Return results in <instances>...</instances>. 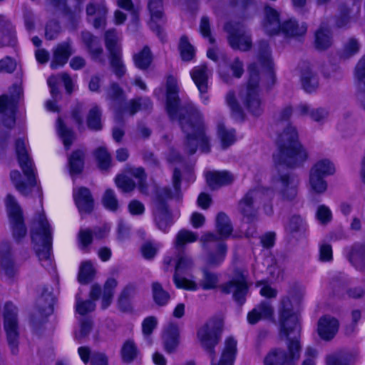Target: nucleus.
I'll return each mask as SVG.
<instances>
[{"mask_svg":"<svg viewBox=\"0 0 365 365\" xmlns=\"http://www.w3.org/2000/svg\"><path fill=\"white\" fill-rule=\"evenodd\" d=\"M179 88L177 79L168 76L166 81V110L172 120H177L185 135V150L194 154L199 148L202 153L210 152V137L207 134L203 115L192 104L179 106Z\"/></svg>","mask_w":365,"mask_h":365,"instance_id":"1","label":"nucleus"},{"mask_svg":"<svg viewBox=\"0 0 365 365\" xmlns=\"http://www.w3.org/2000/svg\"><path fill=\"white\" fill-rule=\"evenodd\" d=\"M277 144L278 150L273 154L274 163L277 166H295L307 158L306 152L298 142L297 130L291 125H288L279 135Z\"/></svg>","mask_w":365,"mask_h":365,"instance_id":"2","label":"nucleus"},{"mask_svg":"<svg viewBox=\"0 0 365 365\" xmlns=\"http://www.w3.org/2000/svg\"><path fill=\"white\" fill-rule=\"evenodd\" d=\"M181 173L178 169H175L173 175V183L175 192L172 193L168 187H158L154 197L153 217L158 228L167 232L173 223V217L169 210L166 201L169 199L180 197Z\"/></svg>","mask_w":365,"mask_h":365,"instance_id":"3","label":"nucleus"},{"mask_svg":"<svg viewBox=\"0 0 365 365\" xmlns=\"http://www.w3.org/2000/svg\"><path fill=\"white\" fill-rule=\"evenodd\" d=\"M31 239L39 260L45 267L51 266L52 230L43 213L38 214L31 227Z\"/></svg>","mask_w":365,"mask_h":365,"instance_id":"4","label":"nucleus"},{"mask_svg":"<svg viewBox=\"0 0 365 365\" xmlns=\"http://www.w3.org/2000/svg\"><path fill=\"white\" fill-rule=\"evenodd\" d=\"M16 152L19 165L27 182L21 181V175L18 170L11 172L10 177L16 190L24 195H28L36 184V172L33 161L29 158L24 140L18 139L16 142Z\"/></svg>","mask_w":365,"mask_h":365,"instance_id":"5","label":"nucleus"},{"mask_svg":"<svg viewBox=\"0 0 365 365\" xmlns=\"http://www.w3.org/2000/svg\"><path fill=\"white\" fill-rule=\"evenodd\" d=\"M274 192L270 188L257 187L250 190L239 201L238 211L247 222L257 220L259 205L270 200Z\"/></svg>","mask_w":365,"mask_h":365,"instance_id":"6","label":"nucleus"},{"mask_svg":"<svg viewBox=\"0 0 365 365\" xmlns=\"http://www.w3.org/2000/svg\"><path fill=\"white\" fill-rule=\"evenodd\" d=\"M249 79L247 86L242 89L240 98L247 110L254 115H259L262 113V106L259 85V76L257 66L251 64L249 68Z\"/></svg>","mask_w":365,"mask_h":365,"instance_id":"7","label":"nucleus"},{"mask_svg":"<svg viewBox=\"0 0 365 365\" xmlns=\"http://www.w3.org/2000/svg\"><path fill=\"white\" fill-rule=\"evenodd\" d=\"M279 335L289 339L292 336L300 337L301 325L298 311L294 308L291 299L284 297L279 307Z\"/></svg>","mask_w":365,"mask_h":365,"instance_id":"8","label":"nucleus"},{"mask_svg":"<svg viewBox=\"0 0 365 365\" xmlns=\"http://www.w3.org/2000/svg\"><path fill=\"white\" fill-rule=\"evenodd\" d=\"M288 353L282 348L272 349L266 355L264 365H294L300 357L299 337L287 339Z\"/></svg>","mask_w":365,"mask_h":365,"instance_id":"9","label":"nucleus"},{"mask_svg":"<svg viewBox=\"0 0 365 365\" xmlns=\"http://www.w3.org/2000/svg\"><path fill=\"white\" fill-rule=\"evenodd\" d=\"M299 185L298 178L289 172L277 170L272 177V185L282 201L294 200L298 193Z\"/></svg>","mask_w":365,"mask_h":365,"instance_id":"10","label":"nucleus"},{"mask_svg":"<svg viewBox=\"0 0 365 365\" xmlns=\"http://www.w3.org/2000/svg\"><path fill=\"white\" fill-rule=\"evenodd\" d=\"M4 328L6 334L11 351L16 355L19 352V323L18 308L12 302L5 304L3 312Z\"/></svg>","mask_w":365,"mask_h":365,"instance_id":"11","label":"nucleus"},{"mask_svg":"<svg viewBox=\"0 0 365 365\" xmlns=\"http://www.w3.org/2000/svg\"><path fill=\"white\" fill-rule=\"evenodd\" d=\"M222 329V321L220 319H209L201 326L197 333L202 346L209 354L211 360L215 357V346L218 344Z\"/></svg>","mask_w":365,"mask_h":365,"instance_id":"12","label":"nucleus"},{"mask_svg":"<svg viewBox=\"0 0 365 365\" xmlns=\"http://www.w3.org/2000/svg\"><path fill=\"white\" fill-rule=\"evenodd\" d=\"M22 95L21 86L14 84L9 90V95L0 96V120L5 126L10 128L14 125L17 103Z\"/></svg>","mask_w":365,"mask_h":365,"instance_id":"13","label":"nucleus"},{"mask_svg":"<svg viewBox=\"0 0 365 365\" xmlns=\"http://www.w3.org/2000/svg\"><path fill=\"white\" fill-rule=\"evenodd\" d=\"M194 267L192 258L184 252L178 253L175 264L173 282L177 288L189 291L198 289L197 282L184 277L182 275L188 273Z\"/></svg>","mask_w":365,"mask_h":365,"instance_id":"14","label":"nucleus"},{"mask_svg":"<svg viewBox=\"0 0 365 365\" xmlns=\"http://www.w3.org/2000/svg\"><path fill=\"white\" fill-rule=\"evenodd\" d=\"M220 289L224 294L232 293L234 300L242 305L245 302L249 289L247 275L243 270L235 269L232 279L221 284Z\"/></svg>","mask_w":365,"mask_h":365,"instance_id":"15","label":"nucleus"},{"mask_svg":"<svg viewBox=\"0 0 365 365\" xmlns=\"http://www.w3.org/2000/svg\"><path fill=\"white\" fill-rule=\"evenodd\" d=\"M225 30L228 34L229 44L233 49L246 51L251 48V36L243 24L239 22H229L225 26Z\"/></svg>","mask_w":365,"mask_h":365,"instance_id":"16","label":"nucleus"},{"mask_svg":"<svg viewBox=\"0 0 365 365\" xmlns=\"http://www.w3.org/2000/svg\"><path fill=\"white\" fill-rule=\"evenodd\" d=\"M6 205L13 237L15 240H20L27 232L21 208L11 195H7Z\"/></svg>","mask_w":365,"mask_h":365,"instance_id":"17","label":"nucleus"},{"mask_svg":"<svg viewBox=\"0 0 365 365\" xmlns=\"http://www.w3.org/2000/svg\"><path fill=\"white\" fill-rule=\"evenodd\" d=\"M86 14L96 29L104 27L108 9L104 0H93L86 6Z\"/></svg>","mask_w":365,"mask_h":365,"instance_id":"18","label":"nucleus"},{"mask_svg":"<svg viewBox=\"0 0 365 365\" xmlns=\"http://www.w3.org/2000/svg\"><path fill=\"white\" fill-rule=\"evenodd\" d=\"M210 74L206 65L202 64L194 67L190 71V76L195 84L197 87L202 103L207 105L209 96L206 95L208 90V78Z\"/></svg>","mask_w":365,"mask_h":365,"instance_id":"19","label":"nucleus"},{"mask_svg":"<svg viewBox=\"0 0 365 365\" xmlns=\"http://www.w3.org/2000/svg\"><path fill=\"white\" fill-rule=\"evenodd\" d=\"M339 322L330 315H324L319 318L317 323V333L324 341H331L338 332Z\"/></svg>","mask_w":365,"mask_h":365,"instance_id":"20","label":"nucleus"},{"mask_svg":"<svg viewBox=\"0 0 365 365\" xmlns=\"http://www.w3.org/2000/svg\"><path fill=\"white\" fill-rule=\"evenodd\" d=\"M259 60L262 66L267 69L264 83L267 88H272L276 83V76L272 70V61L271 59L270 51L267 42L262 41L259 43Z\"/></svg>","mask_w":365,"mask_h":365,"instance_id":"21","label":"nucleus"},{"mask_svg":"<svg viewBox=\"0 0 365 365\" xmlns=\"http://www.w3.org/2000/svg\"><path fill=\"white\" fill-rule=\"evenodd\" d=\"M295 115L297 117L309 115L313 121L322 124L327 120L329 111L325 108H312L307 103H300L295 109Z\"/></svg>","mask_w":365,"mask_h":365,"instance_id":"22","label":"nucleus"},{"mask_svg":"<svg viewBox=\"0 0 365 365\" xmlns=\"http://www.w3.org/2000/svg\"><path fill=\"white\" fill-rule=\"evenodd\" d=\"M0 269L1 272L9 278L13 277L16 272L11 247L8 242H2L0 245Z\"/></svg>","mask_w":365,"mask_h":365,"instance_id":"23","label":"nucleus"},{"mask_svg":"<svg viewBox=\"0 0 365 365\" xmlns=\"http://www.w3.org/2000/svg\"><path fill=\"white\" fill-rule=\"evenodd\" d=\"M148 7L151 16L150 28L163 40L165 34L160 26L157 24L163 16V0H148Z\"/></svg>","mask_w":365,"mask_h":365,"instance_id":"24","label":"nucleus"},{"mask_svg":"<svg viewBox=\"0 0 365 365\" xmlns=\"http://www.w3.org/2000/svg\"><path fill=\"white\" fill-rule=\"evenodd\" d=\"M360 14V6L352 4L351 6L341 4L339 8V14L335 21L338 28H344L349 26L352 20L356 19Z\"/></svg>","mask_w":365,"mask_h":365,"instance_id":"25","label":"nucleus"},{"mask_svg":"<svg viewBox=\"0 0 365 365\" xmlns=\"http://www.w3.org/2000/svg\"><path fill=\"white\" fill-rule=\"evenodd\" d=\"M76 205L81 213H90L94 205V201L90 190L84 187L73 190Z\"/></svg>","mask_w":365,"mask_h":365,"instance_id":"26","label":"nucleus"},{"mask_svg":"<svg viewBox=\"0 0 365 365\" xmlns=\"http://www.w3.org/2000/svg\"><path fill=\"white\" fill-rule=\"evenodd\" d=\"M72 53L71 43L69 40L58 44L53 49L51 68L56 69L65 65Z\"/></svg>","mask_w":365,"mask_h":365,"instance_id":"27","label":"nucleus"},{"mask_svg":"<svg viewBox=\"0 0 365 365\" xmlns=\"http://www.w3.org/2000/svg\"><path fill=\"white\" fill-rule=\"evenodd\" d=\"M281 26L278 11L270 6H265L263 21L265 32L269 35L277 34L280 32Z\"/></svg>","mask_w":365,"mask_h":365,"instance_id":"28","label":"nucleus"},{"mask_svg":"<svg viewBox=\"0 0 365 365\" xmlns=\"http://www.w3.org/2000/svg\"><path fill=\"white\" fill-rule=\"evenodd\" d=\"M180 330L178 325L170 323L165 329L163 339L165 350L168 353L174 352L179 344Z\"/></svg>","mask_w":365,"mask_h":365,"instance_id":"29","label":"nucleus"},{"mask_svg":"<svg viewBox=\"0 0 365 365\" xmlns=\"http://www.w3.org/2000/svg\"><path fill=\"white\" fill-rule=\"evenodd\" d=\"M234 179L233 175L228 171H210L206 174L207 185L212 189L229 185Z\"/></svg>","mask_w":365,"mask_h":365,"instance_id":"30","label":"nucleus"},{"mask_svg":"<svg viewBox=\"0 0 365 365\" xmlns=\"http://www.w3.org/2000/svg\"><path fill=\"white\" fill-rule=\"evenodd\" d=\"M274 309L268 302H262L247 314V321L251 324L257 323L261 319H265L273 315Z\"/></svg>","mask_w":365,"mask_h":365,"instance_id":"31","label":"nucleus"},{"mask_svg":"<svg viewBox=\"0 0 365 365\" xmlns=\"http://www.w3.org/2000/svg\"><path fill=\"white\" fill-rule=\"evenodd\" d=\"M358 91L357 101L360 106L365 110V56L359 61L356 67Z\"/></svg>","mask_w":365,"mask_h":365,"instance_id":"32","label":"nucleus"},{"mask_svg":"<svg viewBox=\"0 0 365 365\" xmlns=\"http://www.w3.org/2000/svg\"><path fill=\"white\" fill-rule=\"evenodd\" d=\"M307 31V26L305 23H299L294 19H289L284 21L280 27V31L286 36H302Z\"/></svg>","mask_w":365,"mask_h":365,"instance_id":"33","label":"nucleus"},{"mask_svg":"<svg viewBox=\"0 0 365 365\" xmlns=\"http://www.w3.org/2000/svg\"><path fill=\"white\" fill-rule=\"evenodd\" d=\"M81 38L91 57L95 60L103 61L101 58L103 50L98 38L88 31L82 32Z\"/></svg>","mask_w":365,"mask_h":365,"instance_id":"34","label":"nucleus"},{"mask_svg":"<svg viewBox=\"0 0 365 365\" xmlns=\"http://www.w3.org/2000/svg\"><path fill=\"white\" fill-rule=\"evenodd\" d=\"M236 352L237 341L232 337L227 338L219 363L212 365H233Z\"/></svg>","mask_w":365,"mask_h":365,"instance_id":"35","label":"nucleus"},{"mask_svg":"<svg viewBox=\"0 0 365 365\" xmlns=\"http://www.w3.org/2000/svg\"><path fill=\"white\" fill-rule=\"evenodd\" d=\"M301 82L304 90L307 93L315 91L319 84L317 75L309 66L302 70Z\"/></svg>","mask_w":365,"mask_h":365,"instance_id":"36","label":"nucleus"},{"mask_svg":"<svg viewBox=\"0 0 365 365\" xmlns=\"http://www.w3.org/2000/svg\"><path fill=\"white\" fill-rule=\"evenodd\" d=\"M220 282L219 274L210 271L207 268L202 269V277L197 283L198 289L200 287L203 290H211L218 287Z\"/></svg>","mask_w":365,"mask_h":365,"instance_id":"37","label":"nucleus"},{"mask_svg":"<svg viewBox=\"0 0 365 365\" xmlns=\"http://www.w3.org/2000/svg\"><path fill=\"white\" fill-rule=\"evenodd\" d=\"M332 44V36L328 28L319 27L315 33L314 46L319 51L329 48Z\"/></svg>","mask_w":365,"mask_h":365,"instance_id":"38","label":"nucleus"},{"mask_svg":"<svg viewBox=\"0 0 365 365\" xmlns=\"http://www.w3.org/2000/svg\"><path fill=\"white\" fill-rule=\"evenodd\" d=\"M227 254V245L218 243L215 251H207L206 264L210 267H217L225 260Z\"/></svg>","mask_w":365,"mask_h":365,"instance_id":"39","label":"nucleus"},{"mask_svg":"<svg viewBox=\"0 0 365 365\" xmlns=\"http://www.w3.org/2000/svg\"><path fill=\"white\" fill-rule=\"evenodd\" d=\"M349 259L359 270L365 269V245L355 244L351 250Z\"/></svg>","mask_w":365,"mask_h":365,"instance_id":"40","label":"nucleus"},{"mask_svg":"<svg viewBox=\"0 0 365 365\" xmlns=\"http://www.w3.org/2000/svg\"><path fill=\"white\" fill-rule=\"evenodd\" d=\"M152 296L155 303L160 306H166L170 299V294L166 290H165L160 283L158 282H154L151 284Z\"/></svg>","mask_w":365,"mask_h":365,"instance_id":"41","label":"nucleus"},{"mask_svg":"<svg viewBox=\"0 0 365 365\" xmlns=\"http://www.w3.org/2000/svg\"><path fill=\"white\" fill-rule=\"evenodd\" d=\"M84 165V153L81 150L74 151L68 158V166L71 175L80 174Z\"/></svg>","mask_w":365,"mask_h":365,"instance_id":"42","label":"nucleus"},{"mask_svg":"<svg viewBox=\"0 0 365 365\" xmlns=\"http://www.w3.org/2000/svg\"><path fill=\"white\" fill-rule=\"evenodd\" d=\"M216 230L222 238L228 237L232 232V226L228 216L220 212L216 217Z\"/></svg>","mask_w":365,"mask_h":365,"instance_id":"43","label":"nucleus"},{"mask_svg":"<svg viewBox=\"0 0 365 365\" xmlns=\"http://www.w3.org/2000/svg\"><path fill=\"white\" fill-rule=\"evenodd\" d=\"M53 304V295L46 290L37 301V307L42 318L52 313Z\"/></svg>","mask_w":365,"mask_h":365,"instance_id":"44","label":"nucleus"},{"mask_svg":"<svg viewBox=\"0 0 365 365\" xmlns=\"http://www.w3.org/2000/svg\"><path fill=\"white\" fill-rule=\"evenodd\" d=\"M56 129L65 148L69 149L76 138L74 133L64 125L60 118H58L56 122Z\"/></svg>","mask_w":365,"mask_h":365,"instance_id":"45","label":"nucleus"},{"mask_svg":"<svg viewBox=\"0 0 365 365\" xmlns=\"http://www.w3.org/2000/svg\"><path fill=\"white\" fill-rule=\"evenodd\" d=\"M120 37L115 29H110L105 33V43L109 54L121 51Z\"/></svg>","mask_w":365,"mask_h":365,"instance_id":"46","label":"nucleus"},{"mask_svg":"<svg viewBox=\"0 0 365 365\" xmlns=\"http://www.w3.org/2000/svg\"><path fill=\"white\" fill-rule=\"evenodd\" d=\"M309 186L311 190L317 194H322L327 189V182L324 180V176L310 170L309 173Z\"/></svg>","mask_w":365,"mask_h":365,"instance_id":"47","label":"nucleus"},{"mask_svg":"<svg viewBox=\"0 0 365 365\" xmlns=\"http://www.w3.org/2000/svg\"><path fill=\"white\" fill-rule=\"evenodd\" d=\"M101 110L98 106L91 108L87 116V126L92 130H100L102 129Z\"/></svg>","mask_w":365,"mask_h":365,"instance_id":"48","label":"nucleus"},{"mask_svg":"<svg viewBox=\"0 0 365 365\" xmlns=\"http://www.w3.org/2000/svg\"><path fill=\"white\" fill-rule=\"evenodd\" d=\"M153 106L151 101L148 98H138L131 100L125 108V111L129 113L130 115H134L140 110H150Z\"/></svg>","mask_w":365,"mask_h":365,"instance_id":"49","label":"nucleus"},{"mask_svg":"<svg viewBox=\"0 0 365 365\" xmlns=\"http://www.w3.org/2000/svg\"><path fill=\"white\" fill-rule=\"evenodd\" d=\"M310 170L326 177L335 173V167L330 160L322 159L318 160Z\"/></svg>","mask_w":365,"mask_h":365,"instance_id":"50","label":"nucleus"},{"mask_svg":"<svg viewBox=\"0 0 365 365\" xmlns=\"http://www.w3.org/2000/svg\"><path fill=\"white\" fill-rule=\"evenodd\" d=\"M152 55L148 47L145 46L142 51L133 56L135 65L140 69H146L152 62Z\"/></svg>","mask_w":365,"mask_h":365,"instance_id":"51","label":"nucleus"},{"mask_svg":"<svg viewBox=\"0 0 365 365\" xmlns=\"http://www.w3.org/2000/svg\"><path fill=\"white\" fill-rule=\"evenodd\" d=\"M225 100L231 110L232 115L237 120H242L244 118L243 110L236 99L235 93L229 91L225 96Z\"/></svg>","mask_w":365,"mask_h":365,"instance_id":"52","label":"nucleus"},{"mask_svg":"<svg viewBox=\"0 0 365 365\" xmlns=\"http://www.w3.org/2000/svg\"><path fill=\"white\" fill-rule=\"evenodd\" d=\"M110 63L113 73L118 78L123 76L126 72L125 66L122 61L121 51L109 54Z\"/></svg>","mask_w":365,"mask_h":365,"instance_id":"53","label":"nucleus"},{"mask_svg":"<svg viewBox=\"0 0 365 365\" xmlns=\"http://www.w3.org/2000/svg\"><path fill=\"white\" fill-rule=\"evenodd\" d=\"M128 173L138 180V185L140 191L148 195V186L146 183L147 176L143 168H130L128 170Z\"/></svg>","mask_w":365,"mask_h":365,"instance_id":"54","label":"nucleus"},{"mask_svg":"<svg viewBox=\"0 0 365 365\" xmlns=\"http://www.w3.org/2000/svg\"><path fill=\"white\" fill-rule=\"evenodd\" d=\"M117 281L113 278H110L106 282L102 297L103 309H106L110 304L113 296V290L117 287Z\"/></svg>","mask_w":365,"mask_h":365,"instance_id":"55","label":"nucleus"},{"mask_svg":"<svg viewBox=\"0 0 365 365\" xmlns=\"http://www.w3.org/2000/svg\"><path fill=\"white\" fill-rule=\"evenodd\" d=\"M138 350L133 341L127 340L121 349V356L124 362L130 363L133 361L138 355Z\"/></svg>","mask_w":365,"mask_h":365,"instance_id":"56","label":"nucleus"},{"mask_svg":"<svg viewBox=\"0 0 365 365\" xmlns=\"http://www.w3.org/2000/svg\"><path fill=\"white\" fill-rule=\"evenodd\" d=\"M217 134L221 140L222 146L224 149L227 148L235 141V130H227L223 124H219L217 126Z\"/></svg>","mask_w":365,"mask_h":365,"instance_id":"57","label":"nucleus"},{"mask_svg":"<svg viewBox=\"0 0 365 365\" xmlns=\"http://www.w3.org/2000/svg\"><path fill=\"white\" fill-rule=\"evenodd\" d=\"M197 235L193 232L182 230L176 235L175 246L177 249L183 247L187 243L194 242L197 240Z\"/></svg>","mask_w":365,"mask_h":365,"instance_id":"58","label":"nucleus"},{"mask_svg":"<svg viewBox=\"0 0 365 365\" xmlns=\"http://www.w3.org/2000/svg\"><path fill=\"white\" fill-rule=\"evenodd\" d=\"M95 269L90 261L82 262L78 273V281L81 284L88 283L93 277Z\"/></svg>","mask_w":365,"mask_h":365,"instance_id":"59","label":"nucleus"},{"mask_svg":"<svg viewBox=\"0 0 365 365\" xmlns=\"http://www.w3.org/2000/svg\"><path fill=\"white\" fill-rule=\"evenodd\" d=\"M95 157L101 170H106L110 167L111 158L105 148L101 147L96 149Z\"/></svg>","mask_w":365,"mask_h":365,"instance_id":"60","label":"nucleus"},{"mask_svg":"<svg viewBox=\"0 0 365 365\" xmlns=\"http://www.w3.org/2000/svg\"><path fill=\"white\" fill-rule=\"evenodd\" d=\"M179 48L181 57L183 61H191L195 56V51L192 45L188 42L187 37L182 36L180 38Z\"/></svg>","mask_w":365,"mask_h":365,"instance_id":"61","label":"nucleus"},{"mask_svg":"<svg viewBox=\"0 0 365 365\" xmlns=\"http://www.w3.org/2000/svg\"><path fill=\"white\" fill-rule=\"evenodd\" d=\"M102 202L104 207L110 211H116L118 210V202L114 191L111 189L106 190L102 198Z\"/></svg>","mask_w":365,"mask_h":365,"instance_id":"62","label":"nucleus"},{"mask_svg":"<svg viewBox=\"0 0 365 365\" xmlns=\"http://www.w3.org/2000/svg\"><path fill=\"white\" fill-rule=\"evenodd\" d=\"M117 6L122 9L128 11L135 24L138 23V10L135 7L132 0H117Z\"/></svg>","mask_w":365,"mask_h":365,"instance_id":"63","label":"nucleus"},{"mask_svg":"<svg viewBox=\"0 0 365 365\" xmlns=\"http://www.w3.org/2000/svg\"><path fill=\"white\" fill-rule=\"evenodd\" d=\"M117 187L124 192L133 191L135 187V182L129 177L122 175L115 178Z\"/></svg>","mask_w":365,"mask_h":365,"instance_id":"64","label":"nucleus"}]
</instances>
